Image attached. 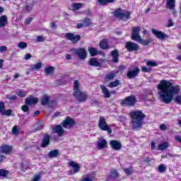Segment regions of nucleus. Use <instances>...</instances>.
<instances>
[{"label":"nucleus","mask_w":181,"mask_h":181,"mask_svg":"<svg viewBox=\"0 0 181 181\" xmlns=\"http://www.w3.org/2000/svg\"><path fill=\"white\" fill-rule=\"evenodd\" d=\"M114 0H98L99 5H107L110 2H113Z\"/></svg>","instance_id":"obj_38"},{"label":"nucleus","mask_w":181,"mask_h":181,"mask_svg":"<svg viewBox=\"0 0 181 181\" xmlns=\"http://www.w3.org/2000/svg\"><path fill=\"white\" fill-rule=\"evenodd\" d=\"M122 144L118 141H114V149L115 151H121Z\"/></svg>","instance_id":"obj_29"},{"label":"nucleus","mask_w":181,"mask_h":181,"mask_svg":"<svg viewBox=\"0 0 181 181\" xmlns=\"http://www.w3.org/2000/svg\"><path fill=\"white\" fill-rule=\"evenodd\" d=\"M166 1L167 9H175V4H176L175 0H166Z\"/></svg>","instance_id":"obj_23"},{"label":"nucleus","mask_w":181,"mask_h":181,"mask_svg":"<svg viewBox=\"0 0 181 181\" xmlns=\"http://www.w3.org/2000/svg\"><path fill=\"white\" fill-rule=\"evenodd\" d=\"M30 57H32V55H30V54H27L26 55H25V60H29Z\"/></svg>","instance_id":"obj_63"},{"label":"nucleus","mask_w":181,"mask_h":181,"mask_svg":"<svg viewBox=\"0 0 181 181\" xmlns=\"http://www.w3.org/2000/svg\"><path fill=\"white\" fill-rule=\"evenodd\" d=\"M33 5H35V1H31V3H30V4H27L25 6V11H27V12H30V11L33 8Z\"/></svg>","instance_id":"obj_35"},{"label":"nucleus","mask_w":181,"mask_h":181,"mask_svg":"<svg viewBox=\"0 0 181 181\" xmlns=\"http://www.w3.org/2000/svg\"><path fill=\"white\" fill-rule=\"evenodd\" d=\"M49 101H50L49 95H43L41 98V105H47V104H49Z\"/></svg>","instance_id":"obj_21"},{"label":"nucleus","mask_w":181,"mask_h":181,"mask_svg":"<svg viewBox=\"0 0 181 181\" xmlns=\"http://www.w3.org/2000/svg\"><path fill=\"white\" fill-rule=\"evenodd\" d=\"M118 86H121V81L116 80L114 81V87H118Z\"/></svg>","instance_id":"obj_57"},{"label":"nucleus","mask_w":181,"mask_h":181,"mask_svg":"<svg viewBox=\"0 0 181 181\" xmlns=\"http://www.w3.org/2000/svg\"><path fill=\"white\" fill-rule=\"evenodd\" d=\"M139 71H141L139 68L136 67L134 70H130L127 72V77H129V78H134V77L138 76Z\"/></svg>","instance_id":"obj_16"},{"label":"nucleus","mask_w":181,"mask_h":181,"mask_svg":"<svg viewBox=\"0 0 181 181\" xmlns=\"http://www.w3.org/2000/svg\"><path fill=\"white\" fill-rule=\"evenodd\" d=\"M141 32L140 27H132V40L136 42L141 37L139 33Z\"/></svg>","instance_id":"obj_9"},{"label":"nucleus","mask_w":181,"mask_h":181,"mask_svg":"<svg viewBox=\"0 0 181 181\" xmlns=\"http://www.w3.org/2000/svg\"><path fill=\"white\" fill-rule=\"evenodd\" d=\"M40 67H42V62H39L33 65L31 67V70H40Z\"/></svg>","instance_id":"obj_37"},{"label":"nucleus","mask_w":181,"mask_h":181,"mask_svg":"<svg viewBox=\"0 0 181 181\" xmlns=\"http://www.w3.org/2000/svg\"><path fill=\"white\" fill-rule=\"evenodd\" d=\"M168 148H169V143L163 142L158 145V151H165V149H168Z\"/></svg>","instance_id":"obj_25"},{"label":"nucleus","mask_w":181,"mask_h":181,"mask_svg":"<svg viewBox=\"0 0 181 181\" xmlns=\"http://www.w3.org/2000/svg\"><path fill=\"white\" fill-rule=\"evenodd\" d=\"M83 24L85 28H87V26H90L91 24V19L90 18H85L83 21Z\"/></svg>","instance_id":"obj_36"},{"label":"nucleus","mask_w":181,"mask_h":181,"mask_svg":"<svg viewBox=\"0 0 181 181\" xmlns=\"http://www.w3.org/2000/svg\"><path fill=\"white\" fill-rule=\"evenodd\" d=\"M37 101H39V99L37 98L30 97L25 98V104H26V105H34L37 103Z\"/></svg>","instance_id":"obj_17"},{"label":"nucleus","mask_w":181,"mask_h":181,"mask_svg":"<svg viewBox=\"0 0 181 181\" xmlns=\"http://www.w3.org/2000/svg\"><path fill=\"white\" fill-rule=\"evenodd\" d=\"M136 42L144 46H148L149 45V40H144L142 39V37H141Z\"/></svg>","instance_id":"obj_32"},{"label":"nucleus","mask_w":181,"mask_h":181,"mask_svg":"<svg viewBox=\"0 0 181 181\" xmlns=\"http://www.w3.org/2000/svg\"><path fill=\"white\" fill-rule=\"evenodd\" d=\"M37 42H45V38L42 35H38L37 37Z\"/></svg>","instance_id":"obj_55"},{"label":"nucleus","mask_w":181,"mask_h":181,"mask_svg":"<svg viewBox=\"0 0 181 181\" xmlns=\"http://www.w3.org/2000/svg\"><path fill=\"white\" fill-rule=\"evenodd\" d=\"M125 69V66L124 65H121L118 67L117 71H122Z\"/></svg>","instance_id":"obj_61"},{"label":"nucleus","mask_w":181,"mask_h":181,"mask_svg":"<svg viewBox=\"0 0 181 181\" xmlns=\"http://www.w3.org/2000/svg\"><path fill=\"white\" fill-rule=\"evenodd\" d=\"M99 46L101 49H108V40H103Z\"/></svg>","instance_id":"obj_28"},{"label":"nucleus","mask_w":181,"mask_h":181,"mask_svg":"<svg viewBox=\"0 0 181 181\" xmlns=\"http://www.w3.org/2000/svg\"><path fill=\"white\" fill-rule=\"evenodd\" d=\"M173 26V21H172V19H169L168 20V28H170Z\"/></svg>","instance_id":"obj_58"},{"label":"nucleus","mask_w":181,"mask_h":181,"mask_svg":"<svg viewBox=\"0 0 181 181\" xmlns=\"http://www.w3.org/2000/svg\"><path fill=\"white\" fill-rule=\"evenodd\" d=\"M74 95L77 98L79 103H83L87 100V94L80 90L78 81H74Z\"/></svg>","instance_id":"obj_3"},{"label":"nucleus","mask_w":181,"mask_h":181,"mask_svg":"<svg viewBox=\"0 0 181 181\" xmlns=\"http://www.w3.org/2000/svg\"><path fill=\"white\" fill-rule=\"evenodd\" d=\"M8 25V17L6 16H0V28H5Z\"/></svg>","instance_id":"obj_19"},{"label":"nucleus","mask_w":181,"mask_h":181,"mask_svg":"<svg viewBox=\"0 0 181 181\" xmlns=\"http://www.w3.org/2000/svg\"><path fill=\"white\" fill-rule=\"evenodd\" d=\"M158 172H160V173H163L165 172V170H166V167L165 166V165L161 164L158 166Z\"/></svg>","instance_id":"obj_44"},{"label":"nucleus","mask_w":181,"mask_h":181,"mask_svg":"<svg viewBox=\"0 0 181 181\" xmlns=\"http://www.w3.org/2000/svg\"><path fill=\"white\" fill-rule=\"evenodd\" d=\"M88 64L90 66H93V67H101V64L97 61L96 58H91L88 61Z\"/></svg>","instance_id":"obj_20"},{"label":"nucleus","mask_w":181,"mask_h":181,"mask_svg":"<svg viewBox=\"0 0 181 181\" xmlns=\"http://www.w3.org/2000/svg\"><path fill=\"white\" fill-rule=\"evenodd\" d=\"M13 148L12 146H9L8 144H4L1 146L0 148V152L1 153H5L6 155H10V153H12V150Z\"/></svg>","instance_id":"obj_13"},{"label":"nucleus","mask_w":181,"mask_h":181,"mask_svg":"<svg viewBox=\"0 0 181 181\" xmlns=\"http://www.w3.org/2000/svg\"><path fill=\"white\" fill-rule=\"evenodd\" d=\"M39 114H40V112H39V110H37V111L35 112V113L33 114V117H37V115H39Z\"/></svg>","instance_id":"obj_64"},{"label":"nucleus","mask_w":181,"mask_h":181,"mask_svg":"<svg viewBox=\"0 0 181 181\" xmlns=\"http://www.w3.org/2000/svg\"><path fill=\"white\" fill-rule=\"evenodd\" d=\"M94 174L90 173L86 175L81 181H94Z\"/></svg>","instance_id":"obj_27"},{"label":"nucleus","mask_w":181,"mask_h":181,"mask_svg":"<svg viewBox=\"0 0 181 181\" xmlns=\"http://www.w3.org/2000/svg\"><path fill=\"white\" fill-rule=\"evenodd\" d=\"M157 88L160 100L165 104H170L175 94H178L179 91H180L179 86H173L172 83L166 80L160 81L157 86Z\"/></svg>","instance_id":"obj_1"},{"label":"nucleus","mask_w":181,"mask_h":181,"mask_svg":"<svg viewBox=\"0 0 181 181\" xmlns=\"http://www.w3.org/2000/svg\"><path fill=\"white\" fill-rule=\"evenodd\" d=\"M125 47L128 52H136L139 49V45L133 42H127Z\"/></svg>","instance_id":"obj_8"},{"label":"nucleus","mask_w":181,"mask_h":181,"mask_svg":"<svg viewBox=\"0 0 181 181\" xmlns=\"http://www.w3.org/2000/svg\"><path fill=\"white\" fill-rule=\"evenodd\" d=\"M160 129H161V131H166V125L165 124H161L160 126Z\"/></svg>","instance_id":"obj_60"},{"label":"nucleus","mask_w":181,"mask_h":181,"mask_svg":"<svg viewBox=\"0 0 181 181\" xmlns=\"http://www.w3.org/2000/svg\"><path fill=\"white\" fill-rule=\"evenodd\" d=\"M130 13L128 11L122 12L120 8L115 11V16L117 19H122V21H128L129 19Z\"/></svg>","instance_id":"obj_6"},{"label":"nucleus","mask_w":181,"mask_h":181,"mask_svg":"<svg viewBox=\"0 0 181 181\" xmlns=\"http://www.w3.org/2000/svg\"><path fill=\"white\" fill-rule=\"evenodd\" d=\"M17 47H18L19 49H21L22 50H23L24 49H26V47H28V43H26L25 42H20L17 45Z\"/></svg>","instance_id":"obj_33"},{"label":"nucleus","mask_w":181,"mask_h":181,"mask_svg":"<svg viewBox=\"0 0 181 181\" xmlns=\"http://www.w3.org/2000/svg\"><path fill=\"white\" fill-rule=\"evenodd\" d=\"M100 88L102 90L103 93L104 94L105 98H110V97H111V93H110L108 89H107V87H105V86L100 85Z\"/></svg>","instance_id":"obj_18"},{"label":"nucleus","mask_w":181,"mask_h":181,"mask_svg":"<svg viewBox=\"0 0 181 181\" xmlns=\"http://www.w3.org/2000/svg\"><path fill=\"white\" fill-rule=\"evenodd\" d=\"M49 145H50V135L46 133L43 136L41 148H46Z\"/></svg>","instance_id":"obj_15"},{"label":"nucleus","mask_w":181,"mask_h":181,"mask_svg":"<svg viewBox=\"0 0 181 181\" xmlns=\"http://www.w3.org/2000/svg\"><path fill=\"white\" fill-rule=\"evenodd\" d=\"M59 156V151L53 150L48 153V158H56Z\"/></svg>","instance_id":"obj_30"},{"label":"nucleus","mask_w":181,"mask_h":181,"mask_svg":"<svg viewBox=\"0 0 181 181\" xmlns=\"http://www.w3.org/2000/svg\"><path fill=\"white\" fill-rule=\"evenodd\" d=\"M136 103V99L135 96H129L124 100H122V105H134Z\"/></svg>","instance_id":"obj_10"},{"label":"nucleus","mask_w":181,"mask_h":181,"mask_svg":"<svg viewBox=\"0 0 181 181\" xmlns=\"http://www.w3.org/2000/svg\"><path fill=\"white\" fill-rule=\"evenodd\" d=\"M132 118V127L133 129H141L145 118V114L141 110H132L130 112Z\"/></svg>","instance_id":"obj_2"},{"label":"nucleus","mask_w":181,"mask_h":181,"mask_svg":"<svg viewBox=\"0 0 181 181\" xmlns=\"http://www.w3.org/2000/svg\"><path fill=\"white\" fill-rule=\"evenodd\" d=\"M11 132H12L13 135H18V134H19V130L18 129V127L14 126L12 128Z\"/></svg>","instance_id":"obj_45"},{"label":"nucleus","mask_w":181,"mask_h":181,"mask_svg":"<svg viewBox=\"0 0 181 181\" xmlns=\"http://www.w3.org/2000/svg\"><path fill=\"white\" fill-rule=\"evenodd\" d=\"M69 166L74 168V173H78L80 170V165L76 162L71 161L69 163Z\"/></svg>","instance_id":"obj_22"},{"label":"nucleus","mask_w":181,"mask_h":181,"mask_svg":"<svg viewBox=\"0 0 181 181\" xmlns=\"http://www.w3.org/2000/svg\"><path fill=\"white\" fill-rule=\"evenodd\" d=\"M8 51V47L5 45L0 46V53H4V52Z\"/></svg>","instance_id":"obj_47"},{"label":"nucleus","mask_w":181,"mask_h":181,"mask_svg":"<svg viewBox=\"0 0 181 181\" xmlns=\"http://www.w3.org/2000/svg\"><path fill=\"white\" fill-rule=\"evenodd\" d=\"M82 6H83V4L81 3H76L72 5V8L75 11H78V9H80V8H81Z\"/></svg>","instance_id":"obj_39"},{"label":"nucleus","mask_w":181,"mask_h":181,"mask_svg":"<svg viewBox=\"0 0 181 181\" xmlns=\"http://www.w3.org/2000/svg\"><path fill=\"white\" fill-rule=\"evenodd\" d=\"M124 171L125 172L126 174H127L128 175H132V168H125L124 170Z\"/></svg>","instance_id":"obj_52"},{"label":"nucleus","mask_w":181,"mask_h":181,"mask_svg":"<svg viewBox=\"0 0 181 181\" xmlns=\"http://www.w3.org/2000/svg\"><path fill=\"white\" fill-rule=\"evenodd\" d=\"M51 128L52 129V132L57 134L58 136H63V135H64V129H63V126L62 124H57V126H54Z\"/></svg>","instance_id":"obj_11"},{"label":"nucleus","mask_w":181,"mask_h":181,"mask_svg":"<svg viewBox=\"0 0 181 181\" xmlns=\"http://www.w3.org/2000/svg\"><path fill=\"white\" fill-rule=\"evenodd\" d=\"M151 32L154 36H156L160 40H165V39H168V36L166 34L162 33V31L157 30L155 28H152Z\"/></svg>","instance_id":"obj_12"},{"label":"nucleus","mask_w":181,"mask_h":181,"mask_svg":"<svg viewBox=\"0 0 181 181\" xmlns=\"http://www.w3.org/2000/svg\"><path fill=\"white\" fill-rule=\"evenodd\" d=\"M80 39H81V37L80 35H74L72 40L71 42H72V43H77V42H78Z\"/></svg>","instance_id":"obj_40"},{"label":"nucleus","mask_w":181,"mask_h":181,"mask_svg":"<svg viewBox=\"0 0 181 181\" xmlns=\"http://www.w3.org/2000/svg\"><path fill=\"white\" fill-rule=\"evenodd\" d=\"M112 78H114V74H110L105 77V81L107 83L108 81H111V80H112Z\"/></svg>","instance_id":"obj_46"},{"label":"nucleus","mask_w":181,"mask_h":181,"mask_svg":"<svg viewBox=\"0 0 181 181\" xmlns=\"http://www.w3.org/2000/svg\"><path fill=\"white\" fill-rule=\"evenodd\" d=\"M99 129L102 131H107L109 134H112V129L110 127V124H107L105 118L100 117L98 121Z\"/></svg>","instance_id":"obj_4"},{"label":"nucleus","mask_w":181,"mask_h":181,"mask_svg":"<svg viewBox=\"0 0 181 181\" xmlns=\"http://www.w3.org/2000/svg\"><path fill=\"white\" fill-rule=\"evenodd\" d=\"M76 28H77V29H82V28H85V26H84V24H83V23H78L76 25Z\"/></svg>","instance_id":"obj_59"},{"label":"nucleus","mask_w":181,"mask_h":181,"mask_svg":"<svg viewBox=\"0 0 181 181\" xmlns=\"http://www.w3.org/2000/svg\"><path fill=\"white\" fill-rule=\"evenodd\" d=\"M107 146V140L102 139L101 141H98V149H104Z\"/></svg>","instance_id":"obj_24"},{"label":"nucleus","mask_w":181,"mask_h":181,"mask_svg":"<svg viewBox=\"0 0 181 181\" xmlns=\"http://www.w3.org/2000/svg\"><path fill=\"white\" fill-rule=\"evenodd\" d=\"M6 159V157L4 155H0V163L2 162V160H5Z\"/></svg>","instance_id":"obj_62"},{"label":"nucleus","mask_w":181,"mask_h":181,"mask_svg":"<svg viewBox=\"0 0 181 181\" xmlns=\"http://www.w3.org/2000/svg\"><path fill=\"white\" fill-rule=\"evenodd\" d=\"M45 73L46 76H50L54 73V67L53 66H48L45 68Z\"/></svg>","instance_id":"obj_26"},{"label":"nucleus","mask_w":181,"mask_h":181,"mask_svg":"<svg viewBox=\"0 0 181 181\" xmlns=\"http://www.w3.org/2000/svg\"><path fill=\"white\" fill-rule=\"evenodd\" d=\"M76 124V121H74L71 117H66L62 122H61V125L63 128H66L67 129H70V128H73Z\"/></svg>","instance_id":"obj_7"},{"label":"nucleus","mask_w":181,"mask_h":181,"mask_svg":"<svg viewBox=\"0 0 181 181\" xmlns=\"http://www.w3.org/2000/svg\"><path fill=\"white\" fill-rule=\"evenodd\" d=\"M71 52L73 53V54H76V56H78V58L81 60H84V59L87 57V51L84 48H74L71 49Z\"/></svg>","instance_id":"obj_5"},{"label":"nucleus","mask_w":181,"mask_h":181,"mask_svg":"<svg viewBox=\"0 0 181 181\" xmlns=\"http://www.w3.org/2000/svg\"><path fill=\"white\" fill-rule=\"evenodd\" d=\"M118 56H119V54H118V50L115 49L114 50V63H118Z\"/></svg>","instance_id":"obj_41"},{"label":"nucleus","mask_w":181,"mask_h":181,"mask_svg":"<svg viewBox=\"0 0 181 181\" xmlns=\"http://www.w3.org/2000/svg\"><path fill=\"white\" fill-rule=\"evenodd\" d=\"M21 110L22 111H23V112H28L29 111V107H28V105H23L21 107Z\"/></svg>","instance_id":"obj_50"},{"label":"nucleus","mask_w":181,"mask_h":181,"mask_svg":"<svg viewBox=\"0 0 181 181\" xmlns=\"http://www.w3.org/2000/svg\"><path fill=\"white\" fill-rule=\"evenodd\" d=\"M0 112L1 115H6V117L11 116L12 114V110L8 109V110H5V104L4 102L0 101Z\"/></svg>","instance_id":"obj_14"},{"label":"nucleus","mask_w":181,"mask_h":181,"mask_svg":"<svg viewBox=\"0 0 181 181\" xmlns=\"http://www.w3.org/2000/svg\"><path fill=\"white\" fill-rule=\"evenodd\" d=\"M9 172L4 170V169H1L0 170V176H1L2 177H6V176H8Z\"/></svg>","instance_id":"obj_42"},{"label":"nucleus","mask_w":181,"mask_h":181,"mask_svg":"<svg viewBox=\"0 0 181 181\" xmlns=\"http://www.w3.org/2000/svg\"><path fill=\"white\" fill-rule=\"evenodd\" d=\"M146 66L148 67H156L158 66V63L155 61H147Z\"/></svg>","instance_id":"obj_34"},{"label":"nucleus","mask_w":181,"mask_h":181,"mask_svg":"<svg viewBox=\"0 0 181 181\" xmlns=\"http://www.w3.org/2000/svg\"><path fill=\"white\" fill-rule=\"evenodd\" d=\"M39 180H40V175H34L31 181H39Z\"/></svg>","instance_id":"obj_54"},{"label":"nucleus","mask_w":181,"mask_h":181,"mask_svg":"<svg viewBox=\"0 0 181 181\" xmlns=\"http://www.w3.org/2000/svg\"><path fill=\"white\" fill-rule=\"evenodd\" d=\"M74 34L73 33H66V39H68V40H73V37H74Z\"/></svg>","instance_id":"obj_49"},{"label":"nucleus","mask_w":181,"mask_h":181,"mask_svg":"<svg viewBox=\"0 0 181 181\" xmlns=\"http://www.w3.org/2000/svg\"><path fill=\"white\" fill-rule=\"evenodd\" d=\"M6 98L8 100H11V101H15L18 99V97L16 95H11V94L6 95Z\"/></svg>","instance_id":"obj_43"},{"label":"nucleus","mask_w":181,"mask_h":181,"mask_svg":"<svg viewBox=\"0 0 181 181\" xmlns=\"http://www.w3.org/2000/svg\"><path fill=\"white\" fill-rule=\"evenodd\" d=\"M141 71H143L144 73H149V71H151V69L146 66H142Z\"/></svg>","instance_id":"obj_51"},{"label":"nucleus","mask_w":181,"mask_h":181,"mask_svg":"<svg viewBox=\"0 0 181 181\" xmlns=\"http://www.w3.org/2000/svg\"><path fill=\"white\" fill-rule=\"evenodd\" d=\"M175 103H177V104H181V95L177 96V97L175 98Z\"/></svg>","instance_id":"obj_53"},{"label":"nucleus","mask_w":181,"mask_h":181,"mask_svg":"<svg viewBox=\"0 0 181 181\" xmlns=\"http://www.w3.org/2000/svg\"><path fill=\"white\" fill-rule=\"evenodd\" d=\"M32 21H33L32 17L27 18L25 21V25H29Z\"/></svg>","instance_id":"obj_56"},{"label":"nucleus","mask_w":181,"mask_h":181,"mask_svg":"<svg viewBox=\"0 0 181 181\" xmlns=\"http://www.w3.org/2000/svg\"><path fill=\"white\" fill-rule=\"evenodd\" d=\"M88 52L92 57H94L98 54V50H97L95 48L90 47L88 49Z\"/></svg>","instance_id":"obj_31"},{"label":"nucleus","mask_w":181,"mask_h":181,"mask_svg":"<svg viewBox=\"0 0 181 181\" xmlns=\"http://www.w3.org/2000/svg\"><path fill=\"white\" fill-rule=\"evenodd\" d=\"M17 95L19 97H26V92L25 90H20L18 93Z\"/></svg>","instance_id":"obj_48"}]
</instances>
